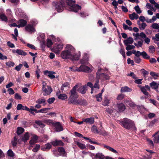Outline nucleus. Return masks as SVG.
Returning a JSON list of instances; mask_svg holds the SVG:
<instances>
[{
    "instance_id": "obj_1",
    "label": "nucleus",
    "mask_w": 159,
    "mask_h": 159,
    "mask_svg": "<svg viewBox=\"0 0 159 159\" xmlns=\"http://www.w3.org/2000/svg\"><path fill=\"white\" fill-rule=\"evenodd\" d=\"M120 123L123 127L131 131L137 129L134 122L129 119L125 118L121 121Z\"/></svg>"
},
{
    "instance_id": "obj_2",
    "label": "nucleus",
    "mask_w": 159,
    "mask_h": 159,
    "mask_svg": "<svg viewBox=\"0 0 159 159\" xmlns=\"http://www.w3.org/2000/svg\"><path fill=\"white\" fill-rule=\"evenodd\" d=\"M66 50L62 51L61 54V57L63 59L70 58L71 56V51L74 49L73 47L70 45L66 46Z\"/></svg>"
},
{
    "instance_id": "obj_3",
    "label": "nucleus",
    "mask_w": 159,
    "mask_h": 159,
    "mask_svg": "<svg viewBox=\"0 0 159 159\" xmlns=\"http://www.w3.org/2000/svg\"><path fill=\"white\" fill-rule=\"evenodd\" d=\"M65 3L63 0H60L59 2H52L53 7L58 12L63 11L65 7Z\"/></svg>"
},
{
    "instance_id": "obj_4",
    "label": "nucleus",
    "mask_w": 159,
    "mask_h": 159,
    "mask_svg": "<svg viewBox=\"0 0 159 159\" xmlns=\"http://www.w3.org/2000/svg\"><path fill=\"white\" fill-rule=\"evenodd\" d=\"M67 4L71 7V9L74 12H77L78 10L81 9V6L78 5H75V0H66Z\"/></svg>"
},
{
    "instance_id": "obj_5",
    "label": "nucleus",
    "mask_w": 159,
    "mask_h": 159,
    "mask_svg": "<svg viewBox=\"0 0 159 159\" xmlns=\"http://www.w3.org/2000/svg\"><path fill=\"white\" fill-rule=\"evenodd\" d=\"M42 84V90L43 92V95L46 96L50 94L52 91V88L49 86H47V84L44 82H43Z\"/></svg>"
},
{
    "instance_id": "obj_6",
    "label": "nucleus",
    "mask_w": 159,
    "mask_h": 159,
    "mask_svg": "<svg viewBox=\"0 0 159 159\" xmlns=\"http://www.w3.org/2000/svg\"><path fill=\"white\" fill-rule=\"evenodd\" d=\"M102 69H99L96 73V78L98 80L101 79L102 80H108L110 77L106 74L102 73Z\"/></svg>"
},
{
    "instance_id": "obj_7",
    "label": "nucleus",
    "mask_w": 159,
    "mask_h": 159,
    "mask_svg": "<svg viewBox=\"0 0 159 159\" xmlns=\"http://www.w3.org/2000/svg\"><path fill=\"white\" fill-rule=\"evenodd\" d=\"M138 87L140 88L141 91L144 95L146 96L149 95L147 91V90L149 91H150V87L148 85H145L144 86L139 85Z\"/></svg>"
},
{
    "instance_id": "obj_8",
    "label": "nucleus",
    "mask_w": 159,
    "mask_h": 159,
    "mask_svg": "<svg viewBox=\"0 0 159 159\" xmlns=\"http://www.w3.org/2000/svg\"><path fill=\"white\" fill-rule=\"evenodd\" d=\"M53 128L54 130L57 132H59L64 130L63 126L59 122H56Z\"/></svg>"
},
{
    "instance_id": "obj_9",
    "label": "nucleus",
    "mask_w": 159,
    "mask_h": 159,
    "mask_svg": "<svg viewBox=\"0 0 159 159\" xmlns=\"http://www.w3.org/2000/svg\"><path fill=\"white\" fill-rule=\"evenodd\" d=\"M76 70L78 71H84L87 72H90V68L84 65H81L79 67H77Z\"/></svg>"
},
{
    "instance_id": "obj_10",
    "label": "nucleus",
    "mask_w": 159,
    "mask_h": 159,
    "mask_svg": "<svg viewBox=\"0 0 159 159\" xmlns=\"http://www.w3.org/2000/svg\"><path fill=\"white\" fill-rule=\"evenodd\" d=\"M78 97L75 96L70 95L68 99V104H72L73 105H76V102Z\"/></svg>"
},
{
    "instance_id": "obj_11",
    "label": "nucleus",
    "mask_w": 159,
    "mask_h": 159,
    "mask_svg": "<svg viewBox=\"0 0 159 159\" xmlns=\"http://www.w3.org/2000/svg\"><path fill=\"white\" fill-rule=\"evenodd\" d=\"M87 105V102L84 99L79 98L76 101V105H82L86 106Z\"/></svg>"
},
{
    "instance_id": "obj_12",
    "label": "nucleus",
    "mask_w": 159,
    "mask_h": 159,
    "mask_svg": "<svg viewBox=\"0 0 159 159\" xmlns=\"http://www.w3.org/2000/svg\"><path fill=\"white\" fill-rule=\"evenodd\" d=\"M25 29L26 31L30 33L34 32L35 31L33 25L30 24H28L26 25L25 27Z\"/></svg>"
},
{
    "instance_id": "obj_13",
    "label": "nucleus",
    "mask_w": 159,
    "mask_h": 159,
    "mask_svg": "<svg viewBox=\"0 0 159 159\" xmlns=\"http://www.w3.org/2000/svg\"><path fill=\"white\" fill-rule=\"evenodd\" d=\"M87 90V86L84 85L83 86H79L77 88V91L80 93L83 94H85Z\"/></svg>"
},
{
    "instance_id": "obj_14",
    "label": "nucleus",
    "mask_w": 159,
    "mask_h": 159,
    "mask_svg": "<svg viewBox=\"0 0 159 159\" xmlns=\"http://www.w3.org/2000/svg\"><path fill=\"white\" fill-rule=\"evenodd\" d=\"M117 107L119 112H123L126 109L125 105L122 103H117Z\"/></svg>"
},
{
    "instance_id": "obj_15",
    "label": "nucleus",
    "mask_w": 159,
    "mask_h": 159,
    "mask_svg": "<svg viewBox=\"0 0 159 159\" xmlns=\"http://www.w3.org/2000/svg\"><path fill=\"white\" fill-rule=\"evenodd\" d=\"M51 144L54 146H57L59 145L63 146L64 143L61 140H56L51 142Z\"/></svg>"
},
{
    "instance_id": "obj_16",
    "label": "nucleus",
    "mask_w": 159,
    "mask_h": 159,
    "mask_svg": "<svg viewBox=\"0 0 159 159\" xmlns=\"http://www.w3.org/2000/svg\"><path fill=\"white\" fill-rule=\"evenodd\" d=\"M16 109L18 110H25L29 111V108H28L27 106H24L21 104H18L17 107Z\"/></svg>"
},
{
    "instance_id": "obj_17",
    "label": "nucleus",
    "mask_w": 159,
    "mask_h": 159,
    "mask_svg": "<svg viewBox=\"0 0 159 159\" xmlns=\"http://www.w3.org/2000/svg\"><path fill=\"white\" fill-rule=\"evenodd\" d=\"M44 74L45 75H47L51 79H52L55 78V76L54 74H55V72L54 71H50L48 70H45L44 72Z\"/></svg>"
},
{
    "instance_id": "obj_18",
    "label": "nucleus",
    "mask_w": 159,
    "mask_h": 159,
    "mask_svg": "<svg viewBox=\"0 0 159 159\" xmlns=\"http://www.w3.org/2000/svg\"><path fill=\"white\" fill-rule=\"evenodd\" d=\"M79 86V85L78 84H76L75 86H74L72 89L70 90L69 92V94L71 96H76L77 92L76 90L77 88H78V87Z\"/></svg>"
},
{
    "instance_id": "obj_19",
    "label": "nucleus",
    "mask_w": 159,
    "mask_h": 159,
    "mask_svg": "<svg viewBox=\"0 0 159 159\" xmlns=\"http://www.w3.org/2000/svg\"><path fill=\"white\" fill-rule=\"evenodd\" d=\"M60 91L56 93V95L57 96L58 99L62 100H65L67 99V96L66 95L64 94H60Z\"/></svg>"
},
{
    "instance_id": "obj_20",
    "label": "nucleus",
    "mask_w": 159,
    "mask_h": 159,
    "mask_svg": "<svg viewBox=\"0 0 159 159\" xmlns=\"http://www.w3.org/2000/svg\"><path fill=\"white\" fill-rule=\"evenodd\" d=\"M52 144L49 143H48L44 145L41 146V150L43 151H47L49 150L51 148Z\"/></svg>"
},
{
    "instance_id": "obj_21",
    "label": "nucleus",
    "mask_w": 159,
    "mask_h": 159,
    "mask_svg": "<svg viewBox=\"0 0 159 159\" xmlns=\"http://www.w3.org/2000/svg\"><path fill=\"white\" fill-rule=\"evenodd\" d=\"M83 121L86 123L92 125L94 123V118L93 117H91L89 118H88L85 119H83Z\"/></svg>"
},
{
    "instance_id": "obj_22",
    "label": "nucleus",
    "mask_w": 159,
    "mask_h": 159,
    "mask_svg": "<svg viewBox=\"0 0 159 159\" xmlns=\"http://www.w3.org/2000/svg\"><path fill=\"white\" fill-rule=\"evenodd\" d=\"M80 52H79L77 53L74 54V55H72L71 53V56L70 58L72 60H79L80 57Z\"/></svg>"
},
{
    "instance_id": "obj_23",
    "label": "nucleus",
    "mask_w": 159,
    "mask_h": 159,
    "mask_svg": "<svg viewBox=\"0 0 159 159\" xmlns=\"http://www.w3.org/2000/svg\"><path fill=\"white\" fill-rule=\"evenodd\" d=\"M149 85L152 89H154L157 92H158L157 89L158 86V84L156 82L153 81L149 84Z\"/></svg>"
},
{
    "instance_id": "obj_24",
    "label": "nucleus",
    "mask_w": 159,
    "mask_h": 159,
    "mask_svg": "<svg viewBox=\"0 0 159 159\" xmlns=\"http://www.w3.org/2000/svg\"><path fill=\"white\" fill-rule=\"evenodd\" d=\"M134 42L133 39L131 37L128 38L126 39L124 41V43L125 46H127L129 44H131Z\"/></svg>"
},
{
    "instance_id": "obj_25",
    "label": "nucleus",
    "mask_w": 159,
    "mask_h": 159,
    "mask_svg": "<svg viewBox=\"0 0 159 159\" xmlns=\"http://www.w3.org/2000/svg\"><path fill=\"white\" fill-rule=\"evenodd\" d=\"M57 150L60 153L61 155L62 156H65L66 154L65 149L62 147H59Z\"/></svg>"
},
{
    "instance_id": "obj_26",
    "label": "nucleus",
    "mask_w": 159,
    "mask_h": 159,
    "mask_svg": "<svg viewBox=\"0 0 159 159\" xmlns=\"http://www.w3.org/2000/svg\"><path fill=\"white\" fill-rule=\"evenodd\" d=\"M29 112L33 115H35L34 112L35 113H39V110H37L36 109L34 108V107L33 106L30 107V108H29Z\"/></svg>"
},
{
    "instance_id": "obj_27",
    "label": "nucleus",
    "mask_w": 159,
    "mask_h": 159,
    "mask_svg": "<svg viewBox=\"0 0 159 159\" xmlns=\"http://www.w3.org/2000/svg\"><path fill=\"white\" fill-rule=\"evenodd\" d=\"M129 17L131 20H133L134 19H138L139 18V16L135 12H134L132 14H129Z\"/></svg>"
},
{
    "instance_id": "obj_28",
    "label": "nucleus",
    "mask_w": 159,
    "mask_h": 159,
    "mask_svg": "<svg viewBox=\"0 0 159 159\" xmlns=\"http://www.w3.org/2000/svg\"><path fill=\"white\" fill-rule=\"evenodd\" d=\"M104 147L107 149L109 151L116 154L118 153V152L113 148L107 145H104Z\"/></svg>"
},
{
    "instance_id": "obj_29",
    "label": "nucleus",
    "mask_w": 159,
    "mask_h": 159,
    "mask_svg": "<svg viewBox=\"0 0 159 159\" xmlns=\"http://www.w3.org/2000/svg\"><path fill=\"white\" fill-rule=\"evenodd\" d=\"M131 91L132 89L127 86L122 87L121 88V92L123 93L125 92H130Z\"/></svg>"
},
{
    "instance_id": "obj_30",
    "label": "nucleus",
    "mask_w": 159,
    "mask_h": 159,
    "mask_svg": "<svg viewBox=\"0 0 159 159\" xmlns=\"http://www.w3.org/2000/svg\"><path fill=\"white\" fill-rule=\"evenodd\" d=\"M75 143L81 149H84L86 148V146L84 144L80 143L79 142H75Z\"/></svg>"
},
{
    "instance_id": "obj_31",
    "label": "nucleus",
    "mask_w": 159,
    "mask_h": 159,
    "mask_svg": "<svg viewBox=\"0 0 159 159\" xmlns=\"http://www.w3.org/2000/svg\"><path fill=\"white\" fill-rule=\"evenodd\" d=\"M141 56L143 58L147 59H149L150 57L145 51H143L141 52Z\"/></svg>"
},
{
    "instance_id": "obj_32",
    "label": "nucleus",
    "mask_w": 159,
    "mask_h": 159,
    "mask_svg": "<svg viewBox=\"0 0 159 159\" xmlns=\"http://www.w3.org/2000/svg\"><path fill=\"white\" fill-rule=\"evenodd\" d=\"M0 19L2 21L7 22L8 19L7 17L4 14H0Z\"/></svg>"
},
{
    "instance_id": "obj_33",
    "label": "nucleus",
    "mask_w": 159,
    "mask_h": 159,
    "mask_svg": "<svg viewBox=\"0 0 159 159\" xmlns=\"http://www.w3.org/2000/svg\"><path fill=\"white\" fill-rule=\"evenodd\" d=\"M29 133L28 132L25 133L24 137L22 138L21 140L22 141L25 142L29 139Z\"/></svg>"
},
{
    "instance_id": "obj_34",
    "label": "nucleus",
    "mask_w": 159,
    "mask_h": 159,
    "mask_svg": "<svg viewBox=\"0 0 159 159\" xmlns=\"http://www.w3.org/2000/svg\"><path fill=\"white\" fill-rule=\"evenodd\" d=\"M16 52L19 55L25 56L27 55L26 52L20 49H17V51Z\"/></svg>"
},
{
    "instance_id": "obj_35",
    "label": "nucleus",
    "mask_w": 159,
    "mask_h": 159,
    "mask_svg": "<svg viewBox=\"0 0 159 159\" xmlns=\"http://www.w3.org/2000/svg\"><path fill=\"white\" fill-rule=\"evenodd\" d=\"M142 74L143 75V76L146 78L147 75L149 74V72L148 71L144 69H142L141 70Z\"/></svg>"
},
{
    "instance_id": "obj_36",
    "label": "nucleus",
    "mask_w": 159,
    "mask_h": 159,
    "mask_svg": "<svg viewBox=\"0 0 159 159\" xmlns=\"http://www.w3.org/2000/svg\"><path fill=\"white\" fill-rule=\"evenodd\" d=\"M24 129L22 128L18 127L17 128L16 133L17 134L19 135L22 133L24 131Z\"/></svg>"
},
{
    "instance_id": "obj_37",
    "label": "nucleus",
    "mask_w": 159,
    "mask_h": 159,
    "mask_svg": "<svg viewBox=\"0 0 159 159\" xmlns=\"http://www.w3.org/2000/svg\"><path fill=\"white\" fill-rule=\"evenodd\" d=\"M46 100L45 99L39 98L36 101V102L39 104L44 103L43 105L46 104Z\"/></svg>"
},
{
    "instance_id": "obj_38",
    "label": "nucleus",
    "mask_w": 159,
    "mask_h": 159,
    "mask_svg": "<svg viewBox=\"0 0 159 159\" xmlns=\"http://www.w3.org/2000/svg\"><path fill=\"white\" fill-rule=\"evenodd\" d=\"M18 23L20 24L22 27H24L27 24V22L25 20L21 19L19 20Z\"/></svg>"
},
{
    "instance_id": "obj_39",
    "label": "nucleus",
    "mask_w": 159,
    "mask_h": 159,
    "mask_svg": "<svg viewBox=\"0 0 159 159\" xmlns=\"http://www.w3.org/2000/svg\"><path fill=\"white\" fill-rule=\"evenodd\" d=\"M45 122L50 125H51L53 127L55 122H53L52 120H45Z\"/></svg>"
},
{
    "instance_id": "obj_40",
    "label": "nucleus",
    "mask_w": 159,
    "mask_h": 159,
    "mask_svg": "<svg viewBox=\"0 0 159 159\" xmlns=\"http://www.w3.org/2000/svg\"><path fill=\"white\" fill-rule=\"evenodd\" d=\"M17 139L16 136H15L14 137L13 140L11 141V143L12 146L15 147L16 146L17 143Z\"/></svg>"
},
{
    "instance_id": "obj_41",
    "label": "nucleus",
    "mask_w": 159,
    "mask_h": 159,
    "mask_svg": "<svg viewBox=\"0 0 159 159\" xmlns=\"http://www.w3.org/2000/svg\"><path fill=\"white\" fill-rule=\"evenodd\" d=\"M102 93H99L98 94L95 95L97 101L98 102H101L102 100Z\"/></svg>"
},
{
    "instance_id": "obj_42",
    "label": "nucleus",
    "mask_w": 159,
    "mask_h": 159,
    "mask_svg": "<svg viewBox=\"0 0 159 159\" xmlns=\"http://www.w3.org/2000/svg\"><path fill=\"white\" fill-rule=\"evenodd\" d=\"M110 103V101L107 98H105L103 101L102 105L104 106H108Z\"/></svg>"
},
{
    "instance_id": "obj_43",
    "label": "nucleus",
    "mask_w": 159,
    "mask_h": 159,
    "mask_svg": "<svg viewBox=\"0 0 159 159\" xmlns=\"http://www.w3.org/2000/svg\"><path fill=\"white\" fill-rule=\"evenodd\" d=\"M86 140H88L89 141V142L93 144H96L97 145H99V143L96 142H93L88 137H84L83 138Z\"/></svg>"
},
{
    "instance_id": "obj_44",
    "label": "nucleus",
    "mask_w": 159,
    "mask_h": 159,
    "mask_svg": "<svg viewBox=\"0 0 159 159\" xmlns=\"http://www.w3.org/2000/svg\"><path fill=\"white\" fill-rule=\"evenodd\" d=\"M99 80L96 78V81L94 84L93 86V88H98L99 89V86L98 84Z\"/></svg>"
},
{
    "instance_id": "obj_45",
    "label": "nucleus",
    "mask_w": 159,
    "mask_h": 159,
    "mask_svg": "<svg viewBox=\"0 0 159 159\" xmlns=\"http://www.w3.org/2000/svg\"><path fill=\"white\" fill-rule=\"evenodd\" d=\"M66 87H68V88L70 87V84L68 82H66L63 84L61 87V90L63 91L64 90V88Z\"/></svg>"
},
{
    "instance_id": "obj_46",
    "label": "nucleus",
    "mask_w": 159,
    "mask_h": 159,
    "mask_svg": "<svg viewBox=\"0 0 159 159\" xmlns=\"http://www.w3.org/2000/svg\"><path fill=\"white\" fill-rule=\"evenodd\" d=\"M95 157L100 159H103L105 158V156L102 153H98L96 154Z\"/></svg>"
},
{
    "instance_id": "obj_47",
    "label": "nucleus",
    "mask_w": 159,
    "mask_h": 159,
    "mask_svg": "<svg viewBox=\"0 0 159 159\" xmlns=\"http://www.w3.org/2000/svg\"><path fill=\"white\" fill-rule=\"evenodd\" d=\"M50 109L49 108H44L39 110V112L42 113H46L47 111L49 110Z\"/></svg>"
},
{
    "instance_id": "obj_48",
    "label": "nucleus",
    "mask_w": 159,
    "mask_h": 159,
    "mask_svg": "<svg viewBox=\"0 0 159 159\" xmlns=\"http://www.w3.org/2000/svg\"><path fill=\"white\" fill-rule=\"evenodd\" d=\"M53 44V43L50 39H48L47 42V46L48 48H50Z\"/></svg>"
},
{
    "instance_id": "obj_49",
    "label": "nucleus",
    "mask_w": 159,
    "mask_h": 159,
    "mask_svg": "<svg viewBox=\"0 0 159 159\" xmlns=\"http://www.w3.org/2000/svg\"><path fill=\"white\" fill-rule=\"evenodd\" d=\"M6 66L8 67H10L11 66H14L15 65V63L11 61H9L7 62L6 63Z\"/></svg>"
},
{
    "instance_id": "obj_50",
    "label": "nucleus",
    "mask_w": 159,
    "mask_h": 159,
    "mask_svg": "<svg viewBox=\"0 0 159 159\" xmlns=\"http://www.w3.org/2000/svg\"><path fill=\"white\" fill-rule=\"evenodd\" d=\"M134 8L138 14H140L142 12V11L138 5L135 6Z\"/></svg>"
},
{
    "instance_id": "obj_51",
    "label": "nucleus",
    "mask_w": 159,
    "mask_h": 159,
    "mask_svg": "<svg viewBox=\"0 0 159 159\" xmlns=\"http://www.w3.org/2000/svg\"><path fill=\"white\" fill-rule=\"evenodd\" d=\"M126 49L127 51H129L135 48V46L133 45H128L126 46Z\"/></svg>"
},
{
    "instance_id": "obj_52",
    "label": "nucleus",
    "mask_w": 159,
    "mask_h": 159,
    "mask_svg": "<svg viewBox=\"0 0 159 159\" xmlns=\"http://www.w3.org/2000/svg\"><path fill=\"white\" fill-rule=\"evenodd\" d=\"M35 123L40 127L43 126V127L45 126V125L40 120H36L35 121Z\"/></svg>"
},
{
    "instance_id": "obj_53",
    "label": "nucleus",
    "mask_w": 159,
    "mask_h": 159,
    "mask_svg": "<svg viewBox=\"0 0 159 159\" xmlns=\"http://www.w3.org/2000/svg\"><path fill=\"white\" fill-rule=\"evenodd\" d=\"M91 130L94 133H98L99 132L97 129V127L95 125H93L91 128Z\"/></svg>"
},
{
    "instance_id": "obj_54",
    "label": "nucleus",
    "mask_w": 159,
    "mask_h": 159,
    "mask_svg": "<svg viewBox=\"0 0 159 159\" xmlns=\"http://www.w3.org/2000/svg\"><path fill=\"white\" fill-rule=\"evenodd\" d=\"M7 154L9 156L13 157L14 156V154L11 149H9L7 152Z\"/></svg>"
},
{
    "instance_id": "obj_55",
    "label": "nucleus",
    "mask_w": 159,
    "mask_h": 159,
    "mask_svg": "<svg viewBox=\"0 0 159 159\" xmlns=\"http://www.w3.org/2000/svg\"><path fill=\"white\" fill-rule=\"evenodd\" d=\"M22 66V64H20L19 65L16 66L15 68L14 69L16 70L17 71H19L20 70Z\"/></svg>"
},
{
    "instance_id": "obj_56",
    "label": "nucleus",
    "mask_w": 159,
    "mask_h": 159,
    "mask_svg": "<svg viewBox=\"0 0 159 159\" xmlns=\"http://www.w3.org/2000/svg\"><path fill=\"white\" fill-rule=\"evenodd\" d=\"M134 60L135 63H139L141 61V59L138 57H134Z\"/></svg>"
},
{
    "instance_id": "obj_57",
    "label": "nucleus",
    "mask_w": 159,
    "mask_h": 159,
    "mask_svg": "<svg viewBox=\"0 0 159 159\" xmlns=\"http://www.w3.org/2000/svg\"><path fill=\"white\" fill-rule=\"evenodd\" d=\"M151 26L154 29H159V25L157 23L153 24Z\"/></svg>"
},
{
    "instance_id": "obj_58",
    "label": "nucleus",
    "mask_w": 159,
    "mask_h": 159,
    "mask_svg": "<svg viewBox=\"0 0 159 159\" xmlns=\"http://www.w3.org/2000/svg\"><path fill=\"white\" fill-rule=\"evenodd\" d=\"M128 76H131L133 79H136L137 77L136 76V75L134 74V72H130V74H128L127 75Z\"/></svg>"
},
{
    "instance_id": "obj_59",
    "label": "nucleus",
    "mask_w": 159,
    "mask_h": 159,
    "mask_svg": "<svg viewBox=\"0 0 159 159\" xmlns=\"http://www.w3.org/2000/svg\"><path fill=\"white\" fill-rule=\"evenodd\" d=\"M152 39L153 40H155L157 41H159V33L155 35V37H153Z\"/></svg>"
},
{
    "instance_id": "obj_60",
    "label": "nucleus",
    "mask_w": 159,
    "mask_h": 159,
    "mask_svg": "<svg viewBox=\"0 0 159 159\" xmlns=\"http://www.w3.org/2000/svg\"><path fill=\"white\" fill-rule=\"evenodd\" d=\"M55 100V98H49L47 101L48 103L49 104H52Z\"/></svg>"
},
{
    "instance_id": "obj_61",
    "label": "nucleus",
    "mask_w": 159,
    "mask_h": 159,
    "mask_svg": "<svg viewBox=\"0 0 159 159\" xmlns=\"http://www.w3.org/2000/svg\"><path fill=\"white\" fill-rule=\"evenodd\" d=\"M40 148V145H39L37 144L35 148H33V151L34 152H37L38 151Z\"/></svg>"
},
{
    "instance_id": "obj_62",
    "label": "nucleus",
    "mask_w": 159,
    "mask_h": 159,
    "mask_svg": "<svg viewBox=\"0 0 159 159\" xmlns=\"http://www.w3.org/2000/svg\"><path fill=\"white\" fill-rule=\"evenodd\" d=\"M26 46L32 49H36V47L33 44L28 43L27 44Z\"/></svg>"
},
{
    "instance_id": "obj_63",
    "label": "nucleus",
    "mask_w": 159,
    "mask_h": 159,
    "mask_svg": "<svg viewBox=\"0 0 159 159\" xmlns=\"http://www.w3.org/2000/svg\"><path fill=\"white\" fill-rule=\"evenodd\" d=\"M142 80V79L135 80L134 81V82L135 83L139 84H142L143 82Z\"/></svg>"
},
{
    "instance_id": "obj_64",
    "label": "nucleus",
    "mask_w": 159,
    "mask_h": 159,
    "mask_svg": "<svg viewBox=\"0 0 159 159\" xmlns=\"http://www.w3.org/2000/svg\"><path fill=\"white\" fill-rule=\"evenodd\" d=\"M124 97V95L123 94H121L119 95L117 98V99L120 100L122 99Z\"/></svg>"
}]
</instances>
